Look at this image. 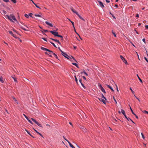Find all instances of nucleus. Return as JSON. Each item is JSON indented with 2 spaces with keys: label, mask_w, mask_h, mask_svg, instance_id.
Listing matches in <instances>:
<instances>
[{
  "label": "nucleus",
  "mask_w": 148,
  "mask_h": 148,
  "mask_svg": "<svg viewBox=\"0 0 148 148\" xmlns=\"http://www.w3.org/2000/svg\"><path fill=\"white\" fill-rule=\"evenodd\" d=\"M48 32V30H45V29H43V31H42V32Z\"/></svg>",
  "instance_id": "a18cd8bd"
},
{
  "label": "nucleus",
  "mask_w": 148,
  "mask_h": 148,
  "mask_svg": "<svg viewBox=\"0 0 148 148\" xmlns=\"http://www.w3.org/2000/svg\"><path fill=\"white\" fill-rule=\"evenodd\" d=\"M58 36L61 38V40H63V36H62L58 35Z\"/></svg>",
  "instance_id": "4c0bfd02"
},
{
  "label": "nucleus",
  "mask_w": 148,
  "mask_h": 148,
  "mask_svg": "<svg viewBox=\"0 0 148 148\" xmlns=\"http://www.w3.org/2000/svg\"><path fill=\"white\" fill-rule=\"evenodd\" d=\"M68 58H69V59L70 60H71L72 59H73L76 62H77V61L72 56H71V57L68 56Z\"/></svg>",
  "instance_id": "dca6fc26"
},
{
  "label": "nucleus",
  "mask_w": 148,
  "mask_h": 148,
  "mask_svg": "<svg viewBox=\"0 0 148 148\" xmlns=\"http://www.w3.org/2000/svg\"><path fill=\"white\" fill-rule=\"evenodd\" d=\"M130 90L132 92V93L134 95V91L132 90V88H130Z\"/></svg>",
  "instance_id": "c03bdc74"
},
{
  "label": "nucleus",
  "mask_w": 148,
  "mask_h": 148,
  "mask_svg": "<svg viewBox=\"0 0 148 148\" xmlns=\"http://www.w3.org/2000/svg\"><path fill=\"white\" fill-rule=\"evenodd\" d=\"M26 119L28 120V121H29L30 120L27 117L26 118Z\"/></svg>",
  "instance_id": "774afa93"
},
{
  "label": "nucleus",
  "mask_w": 148,
  "mask_h": 148,
  "mask_svg": "<svg viewBox=\"0 0 148 148\" xmlns=\"http://www.w3.org/2000/svg\"><path fill=\"white\" fill-rule=\"evenodd\" d=\"M31 119L32 120V121H34L35 123H36V122H37V121L34 119L32 118H31Z\"/></svg>",
  "instance_id": "72a5a7b5"
},
{
  "label": "nucleus",
  "mask_w": 148,
  "mask_h": 148,
  "mask_svg": "<svg viewBox=\"0 0 148 148\" xmlns=\"http://www.w3.org/2000/svg\"><path fill=\"white\" fill-rule=\"evenodd\" d=\"M70 9L74 13L76 14L77 15L78 14V13L77 12H76L75 10L73 9V7H70Z\"/></svg>",
  "instance_id": "39448f33"
},
{
  "label": "nucleus",
  "mask_w": 148,
  "mask_h": 148,
  "mask_svg": "<svg viewBox=\"0 0 148 148\" xmlns=\"http://www.w3.org/2000/svg\"><path fill=\"white\" fill-rule=\"evenodd\" d=\"M72 64L76 66H77V64L75 63H72Z\"/></svg>",
  "instance_id": "de8ad7c7"
},
{
  "label": "nucleus",
  "mask_w": 148,
  "mask_h": 148,
  "mask_svg": "<svg viewBox=\"0 0 148 148\" xmlns=\"http://www.w3.org/2000/svg\"><path fill=\"white\" fill-rule=\"evenodd\" d=\"M25 130L27 132V133L29 135H30L31 136H32V137H33V138H34V136H32V135L30 134V133L27 130Z\"/></svg>",
  "instance_id": "412c9836"
},
{
  "label": "nucleus",
  "mask_w": 148,
  "mask_h": 148,
  "mask_svg": "<svg viewBox=\"0 0 148 148\" xmlns=\"http://www.w3.org/2000/svg\"><path fill=\"white\" fill-rule=\"evenodd\" d=\"M138 17H139V14H136V17L138 18Z\"/></svg>",
  "instance_id": "13d9d810"
},
{
  "label": "nucleus",
  "mask_w": 148,
  "mask_h": 148,
  "mask_svg": "<svg viewBox=\"0 0 148 148\" xmlns=\"http://www.w3.org/2000/svg\"><path fill=\"white\" fill-rule=\"evenodd\" d=\"M141 111L144 113H145V114H148V111H147L146 110H141Z\"/></svg>",
  "instance_id": "393cba45"
},
{
  "label": "nucleus",
  "mask_w": 148,
  "mask_h": 148,
  "mask_svg": "<svg viewBox=\"0 0 148 148\" xmlns=\"http://www.w3.org/2000/svg\"><path fill=\"white\" fill-rule=\"evenodd\" d=\"M20 27H21V28L22 29H23L24 30H25V31H28V30H27L26 29H25V28H24L23 27L21 26V25H20Z\"/></svg>",
  "instance_id": "7c9ffc66"
},
{
  "label": "nucleus",
  "mask_w": 148,
  "mask_h": 148,
  "mask_svg": "<svg viewBox=\"0 0 148 148\" xmlns=\"http://www.w3.org/2000/svg\"><path fill=\"white\" fill-rule=\"evenodd\" d=\"M50 42L51 44H52L55 47H56L57 48V47L56 46V45L54 44V43H53V42Z\"/></svg>",
  "instance_id": "c9c22d12"
},
{
  "label": "nucleus",
  "mask_w": 148,
  "mask_h": 148,
  "mask_svg": "<svg viewBox=\"0 0 148 148\" xmlns=\"http://www.w3.org/2000/svg\"><path fill=\"white\" fill-rule=\"evenodd\" d=\"M5 17L12 22H13L12 19L15 21H17L16 19L13 15H10V16L6 15Z\"/></svg>",
  "instance_id": "f257e3e1"
},
{
  "label": "nucleus",
  "mask_w": 148,
  "mask_h": 148,
  "mask_svg": "<svg viewBox=\"0 0 148 148\" xmlns=\"http://www.w3.org/2000/svg\"><path fill=\"white\" fill-rule=\"evenodd\" d=\"M41 49L42 50H44V51H47L48 52H51V51H50V50H49V49H48L47 48H45L43 47H41Z\"/></svg>",
  "instance_id": "423d86ee"
},
{
  "label": "nucleus",
  "mask_w": 148,
  "mask_h": 148,
  "mask_svg": "<svg viewBox=\"0 0 148 148\" xmlns=\"http://www.w3.org/2000/svg\"><path fill=\"white\" fill-rule=\"evenodd\" d=\"M63 137L64 138V139H65L66 141L67 142V141H68V140H67V139H66L65 138V137H64V136H63Z\"/></svg>",
  "instance_id": "69168bd1"
},
{
  "label": "nucleus",
  "mask_w": 148,
  "mask_h": 148,
  "mask_svg": "<svg viewBox=\"0 0 148 148\" xmlns=\"http://www.w3.org/2000/svg\"><path fill=\"white\" fill-rule=\"evenodd\" d=\"M134 97L136 98V99H137L139 101H140V100L135 95H134Z\"/></svg>",
  "instance_id": "603ef678"
},
{
  "label": "nucleus",
  "mask_w": 148,
  "mask_h": 148,
  "mask_svg": "<svg viewBox=\"0 0 148 148\" xmlns=\"http://www.w3.org/2000/svg\"><path fill=\"white\" fill-rule=\"evenodd\" d=\"M53 54L54 56V57L56 58H57L58 59V56H57V55L55 53H53Z\"/></svg>",
  "instance_id": "5701e85b"
},
{
  "label": "nucleus",
  "mask_w": 148,
  "mask_h": 148,
  "mask_svg": "<svg viewBox=\"0 0 148 148\" xmlns=\"http://www.w3.org/2000/svg\"><path fill=\"white\" fill-rule=\"evenodd\" d=\"M26 119L28 120V121H29L30 120L27 117L26 118Z\"/></svg>",
  "instance_id": "338daca9"
},
{
  "label": "nucleus",
  "mask_w": 148,
  "mask_h": 148,
  "mask_svg": "<svg viewBox=\"0 0 148 148\" xmlns=\"http://www.w3.org/2000/svg\"><path fill=\"white\" fill-rule=\"evenodd\" d=\"M98 99L101 101H102L103 103L106 104V100H105V99H103L102 98H98Z\"/></svg>",
  "instance_id": "6e6552de"
},
{
  "label": "nucleus",
  "mask_w": 148,
  "mask_h": 148,
  "mask_svg": "<svg viewBox=\"0 0 148 148\" xmlns=\"http://www.w3.org/2000/svg\"><path fill=\"white\" fill-rule=\"evenodd\" d=\"M110 14H111L112 15V17H113V18H114V19H116V18L115 17V16H114V15L112 14L111 12H110Z\"/></svg>",
  "instance_id": "4be33fe9"
},
{
  "label": "nucleus",
  "mask_w": 148,
  "mask_h": 148,
  "mask_svg": "<svg viewBox=\"0 0 148 148\" xmlns=\"http://www.w3.org/2000/svg\"><path fill=\"white\" fill-rule=\"evenodd\" d=\"M106 85L108 88H110L111 90L113 92H114V90L111 87L110 85Z\"/></svg>",
  "instance_id": "4468645a"
},
{
  "label": "nucleus",
  "mask_w": 148,
  "mask_h": 148,
  "mask_svg": "<svg viewBox=\"0 0 148 148\" xmlns=\"http://www.w3.org/2000/svg\"><path fill=\"white\" fill-rule=\"evenodd\" d=\"M83 21H84V19L80 16V15L78 14L77 15Z\"/></svg>",
  "instance_id": "a211bd4d"
},
{
  "label": "nucleus",
  "mask_w": 148,
  "mask_h": 148,
  "mask_svg": "<svg viewBox=\"0 0 148 148\" xmlns=\"http://www.w3.org/2000/svg\"><path fill=\"white\" fill-rule=\"evenodd\" d=\"M141 135H142V138L144 139L145 138V137L143 134L142 133H141Z\"/></svg>",
  "instance_id": "f704fd0d"
},
{
  "label": "nucleus",
  "mask_w": 148,
  "mask_h": 148,
  "mask_svg": "<svg viewBox=\"0 0 148 148\" xmlns=\"http://www.w3.org/2000/svg\"><path fill=\"white\" fill-rule=\"evenodd\" d=\"M115 6L116 8H118V5H117L116 4L115 5Z\"/></svg>",
  "instance_id": "0e129e2a"
},
{
  "label": "nucleus",
  "mask_w": 148,
  "mask_h": 148,
  "mask_svg": "<svg viewBox=\"0 0 148 148\" xmlns=\"http://www.w3.org/2000/svg\"><path fill=\"white\" fill-rule=\"evenodd\" d=\"M58 49L60 50V51H61V52L62 53V54H64V52L62 51L60 49V47H58Z\"/></svg>",
  "instance_id": "c85d7f7f"
},
{
  "label": "nucleus",
  "mask_w": 148,
  "mask_h": 148,
  "mask_svg": "<svg viewBox=\"0 0 148 148\" xmlns=\"http://www.w3.org/2000/svg\"><path fill=\"white\" fill-rule=\"evenodd\" d=\"M145 28L147 29H148V25H145Z\"/></svg>",
  "instance_id": "e2e57ef3"
},
{
  "label": "nucleus",
  "mask_w": 148,
  "mask_h": 148,
  "mask_svg": "<svg viewBox=\"0 0 148 148\" xmlns=\"http://www.w3.org/2000/svg\"><path fill=\"white\" fill-rule=\"evenodd\" d=\"M8 32L10 34H11L12 36H13L14 37V38H16V35H14V34L13 33H12V32L11 31H8Z\"/></svg>",
  "instance_id": "1a4fd4ad"
},
{
  "label": "nucleus",
  "mask_w": 148,
  "mask_h": 148,
  "mask_svg": "<svg viewBox=\"0 0 148 148\" xmlns=\"http://www.w3.org/2000/svg\"><path fill=\"white\" fill-rule=\"evenodd\" d=\"M29 122L30 123H31V124H33V123H32V122L31 121H30V120L29 121Z\"/></svg>",
  "instance_id": "5fc2aeb1"
},
{
  "label": "nucleus",
  "mask_w": 148,
  "mask_h": 148,
  "mask_svg": "<svg viewBox=\"0 0 148 148\" xmlns=\"http://www.w3.org/2000/svg\"><path fill=\"white\" fill-rule=\"evenodd\" d=\"M112 33L114 35V36L115 37H116V34H115V33L113 32V30H112Z\"/></svg>",
  "instance_id": "ea45409f"
},
{
  "label": "nucleus",
  "mask_w": 148,
  "mask_h": 148,
  "mask_svg": "<svg viewBox=\"0 0 148 148\" xmlns=\"http://www.w3.org/2000/svg\"><path fill=\"white\" fill-rule=\"evenodd\" d=\"M102 95V97L104 99H105V100H106V98L105 97H104V95H103L102 94H101Z\"/></svg>",
  "instance_id": "a19ab883"
},
{
  "label": "nucleus",
  "mask_w": 148,
  "mask_h": 148,
  "mask_svg": "<svg viewBox=\"0 0 148 148\" xmlns=\"http://www.w3.org/2000/svg\"><path fill=\"white\" fill-rule=\"evenodd\" d=\"M113 99H114V101H115V103L116 104H117V101H116V100L115 99L114 97H113Z\"/></svg>",
  "instance_id": "49530a36"
},
{
  "label": "nucleus",
  "mask_w": 148,
  "mask_h": 148,
  "mask_svg": "<svg viewBox=\"0 0 148 148\" xmlns=\"http://www.w3.org/2000/svg\"><path fill=\"white\" fill-rule=\"evenodd\" d=\"M25 16L26 17V18H29V14H28H28H25Z\"/></svg>",
  "instance_id": "e433bc0d"
},
{
  "label": "nucleus",
  "mask_w": 148,
  "mask_h": 148,
  "mask_svg": "<svg viewBox=\"0 0 148 148\" xmlns=\"http://www.w3.org/2000/svg\"><path fill=\"white\" fill-rule=\"evenodd\" d=\"M12 77L13 79L14 80L15 82H17V80H16V77L15 76H12Z\"/></svg>",
  "instance_id": "f3484780"
},
{
  "label": "nucleus",
  "mask_w": 148,
  "mask_h": 148,
  "mask_svg": "<svg viewBox=\"0 0 148 148\" xmlns=\"http://www.w3.org/2000/svg\"><path fill=\"white\" fill-rule=\"evenodd\" d=\"M137 76L138 79H139V80H140V81L141 82V83H142L143 82H142V81L141 80V79L140 78V77H139V76H138V75H137Z\"/></svg>",
  "instance_id": "bb28decb"
},
{
  "label": "nucleus",
  "mask_w": 148,
  "mask_h": 148,
  "mask_svg": "<svg viewBox=\"0 0 148 148\" xmlns=\"http://www.w3.org/2000/svg\"><path fill=\"white\" fill-rule=\"evenodd\" d=\"M82 85V86L84 88H85V86H84V85L82 83H81V84Z\"/></svg>",
  "instance_id": "864d4df0"
},
{
  "label": "nucleus",
  "mask_w": 148,
  "mask_h": 148,
  "mask_svg": "<svg viewBox=\"0 0 148 148\" xmlns=\"http://www.w3.org/2000/svg\"><path fill=\"white\" fill-rule=\"evenodd\" d=\"M36 124H37L39 126L41 127H42V125L40 123H38V122H36Z\"/></svg>",
  "instance_id": "6ab92c4d"
},
{
  "label": "nucleus",
  "mask_w": 148,
  "mask_h": 148,
  "mask_svg": "<svg viewBox=\"0 0 148 148\" xmlns=\"http://www.w3.org/2000/svg\"><path fill=\"white\" fill-rule=\"evenodd\" d=\"M37 133L42 137H43L42 135L40 133H39V132H37Z\"/></svg>",
  "instance_id": "4d7b16f0"
},
{
  "label": "nucleus",
  "mask_w": 148,
  "mask_h": 148,
  "mask_svg": "<svg viewBox=\"0 0 148 148\" xmlns=\"http://www.w3.org/2000/svg\"><path fill=\"white\" fill-rule=\"evenodd\" d=\"M55 41L56 42H57L58 43V42L59 41L58 40L55 39Z\"/></svg>",
  "instance_id": "6e6d98bb"
},
{
  "label": "nucleus",
  "mask_w": 148,
  "mask_h": 148,
  "mask_svg": "<svg viewBox=\"0 0 148 148\" xmlns=\"http://www.w3.org/2000/svg\"><path fill=\"white\" fill-rule=\"evenodd\" d=\"M34 16L36 17H41V16L40 15H39V14H35L34 15Z\"/></svg>",
  "instance_id": "2f4dec72"
},
{
  "label": "nucleus",
  "mask_w": 148,
  "mask_h": 148,
  "mask_svg": "<svg viewBox=\"0 0 148 148\" xmlns=\"http://www.w3.org/2000/svg\"><path fill=\"white\" fill-rule=\"evenodd\" d=\"M64 54H62L66 58L68 59H69V58H68V56H69L68 55L64 52Z\"/></svg>",
  "instance_id": "9b49d317"
},
{
  "label": "nucleus",
  "mask_w": 148,
  "mask_h": 148,
  "mask_svg": "<svg viewBox=\"0 0 148 148\" xmlns=\"http://www.w3.org/2000/svg\"><path fill=\"white\" fill-rule=\"evenodd\" d=\"M69 20L71 21V23H72L73 28H75V27H74V23L73 22L71 21L70 20Z\"/></svg>",
  "instance_id": "c756f323"
},
{
  "label": "nucleus",
  "mask_w": 148,
  "mask_h": 148,
  "mask_svg": "<svg viewBox=\"0 0 148 148\" xmlns=\"http://www.w3.org/2000/svg\"><path fill=\"white\" fill-rule=\"evenodd\" d=\"M98 87L99 88L101 89V90L104 93H106V92L105 90V89L103 88L102 86L100 84H99L98 85Z\"/></svg>",
  "instance_id": "f03ea898"
},
{
  "label": "nucleus",
  "mask_w": 148,
  "mask_h": 148,
  "mask_svg": "<svg viewBox=\"0 0 148 148\" xmlns=\"http://www.w3.org/2000/svg\"><path fill=\"white\" fill-rule=\"evenodd\" d=\"M106 1L107 3H109L110 2V1L109 0H106Z\"/></svg>",
  "instance_id": "bf43d9fd"
},
{
  "label": "nucleus",
  "mask_w": 148,
  "mask_h": 148,
  "mask_svg": "<svg viewBox=\"0 0 148 148\" xmlns=\"http://www.w3.org/2000/svg\"><path fill=\"white\" fill-rule=\"evenodd\" d=\"M74 77H75V81L77 83H78V80H77V77H76L75 75L74 76Z\"/></svg>",
  "instance_id": "473e14b6"
},
{
  "label": "nucleus",
  "mask_w": 148,
  "mask_h": 148,
  "mask_svg": "<svg viewBox=\"0 0 148 148\" xmlns=\"http://www.w3.org/2000/svg\"><path fill=\"white\" fill-rule=\"evenodd\" d=\"M130 106V110L132 112V113L134 115H136V114L132 110V109L131 108V107Z\"/></svg>",
  "instance_id": "b1692460"
},
{
  "label": "nucleus",
  "mask_w": 148,
  "mask_h": 148,
  "mask_svg": "<svg viewBox=\"0 0 148 148\" xmlns=\"http://www.w3.org/2000/svg\"><path fill=\"white\" fill-rule=\"evenodd\" d=\"M33 14L32 13H29V16H30V17H32V18H34V17H33L32 16V15Z\"/></svg>",
  "instance_id": "58836bf2"
},
{
  "label": "nucleus",
  "mask_w": 148,
  "mask_h": 148,
  "mask_svg": "<svg viewBox=\"0 0 148 148\" xmlns=\"http://www.w3.org/2000/svg\"><path fill=\"white\" fill-rule=\"evenodd\" d=\"M45 23L47 25H49V26H50V27H53V25H52V24L51 23H49L48 21H45Z\"/></svg>",
  "instance_id": "f8f14e48"
},
{
  "label": "nucleus",
  "mask_w": 148,
  "mask_h": 148,
  "mask_svg": "<svg viewBox=\"0 0 148 148\" xmlns=\"http://www.w3.org/2000/svg\"><path fill=\"white\" fill-rule=\"evenodd\" d=\"M0 81L2 83H3L4 82V81H3V78H2V77L0 78Z\"/></svg>",
  "instance_id": "a878e982"
},
{
  "label": "nucleus",
  "mask_w": 148,
  "mask_h": 148,
  "mask_svg": "<svg viewBox=\"0 0 148 148\" xmlns=\"http://www.w3.org/2000/svg\"><path fill=\"white\" fill-rule=\"evenodd\" d=\"M3 1L6 2H9V0H3Z\"/></svg>",
  "instance_id": "3c124183"
},
{
  "label": "nucleus",
  "mask_w": 148,
  "mask_h": 148,
  "mask_svg": "<svg viewBox=\"0 0 148 148\" xmlns=\"http://www.w3.org/2000/svg\"><path fill=\"white\" fill-rule=\"evenodd\" d=\"M82 78H83V79H85V80H86V77H85V76H82Z\"/></svg>",
  "instance_id": "052dcab7"
},
{
  "label": "nucleus",
  "mask_w": 148,
  "mask_h": 148,
  "mask_svg": "<svg viewBox=\"0 0 148 148\" xmlns=\"http://www.w3.org/2000/svg\"><path fill=\"white\" fill-rule=\"evenodd\" d=\"M98 2L99 3V5L101 8H103L104 7V5L102 2L100 1H98Z\"/></svg>",
  "instance_id": "9d476101"
},
{
  "label": "nucleus",
  "mask_w": 148,
  "mask_h": 148,
  "mask_svg": "<svg viewBox=\"0 0 148 148\" xmlns=\"http://www.w3.org/2000/svg\"><path fill=\"white\" fill-rule=\"evenodd\" d=\"M68 58H69V59L70 60H71L72 59H73L76 62H77V61L72 56H71V57L68 56Z\"/></svg>",
  "instance_id": "2eb2a0df"
},
{
  "label": "nucleus",
  "mask_w": 148,
  "mask_h": 148,
  "mask_svg": "<svg viewBox=\"0 0 148 148\" xmlns=\"http://www.w3.org/2000/svg\"><path fill=\"white\" fill-rule=\"evenodd\" d=\"M144 59H145V60L147 62H148V59H147V58L146 57H144Z\"/></svg>",
  "instance_id": "09e8293b"
},
{
  "label": "nucleus",
  "mask_w": 148,
  "mask_h": 148,
  "mask_svg": "<svg viewBox=\"0 0 148 148\" xmlns=\"http://www.w3.org/2000/svg\"><path fill=\"white\" fill-rule=\"evenodd\" d=\"M50 51H51V52H49L48 53L47 52H45V53L46 54H47L49 55V56L50 57H52L51 54H53V51H51V50H50Z\"/></svg>",
  "instance_id": "0eeeda50"
},
{
  "label": "nucleus",
  "mask_w": 148,
  "mask_h": 148,
  "mask_svg": "<svg viewBox=\"0 0 148 148\" xmlns=\"http://www.w3.org/2000/svg\"><path fill=\"white\" fill-rule=\"evenodd\" d=\"M11 1L13 2L14 3H16V0H11Z\"/></svg>",
  "instance_id": "37998d69"
},
{
  "label": "nucleus",
  "mask_w": 148,
  "mask_h": 148,
  "mask_svg": "<svg viewBox=\"0 0 148 148\" xmlns=\"http://www.w3.org/2000/svg\"><path fill=\"white\" fill-rule=\"evenodd\" d=\"M67 142L69 145L72 148H75V147L69 141H67Z\"/></svg>",
  "instance_id": "ddd939ff"
},
{
  "label": "nucleus",
  "mask_w": 148,
  "mask_h": 148,
  "mask_svg": "<svg viewBox=\"0 0 148 148\" xmlns=\"http://www.w3.org/2000/svg\"><path fill=\"white\" fill-rule=\"evenodd\" d=\"M120 58L122 59V60L126 64H127V62L126 60L125 59V58L123 56L121 55L120 56Z\"/></svg>",
  "instance_id": "20e7f679"
},
{
  "label": "nucleus",
  "mask_w": 148,
  "mask_h": 148,
  "mask_svg": "<svg viewBox=\"0 0 148 148\" xmlns=\"http://www.w3.org/2000/svg\"><path fill=\"white\" fill-rule=\"evenodd\" d=\"M42 39L45 40V41H47V39L45 38H42Z\"/></svg>",
  "instance_id": "8fccbe9b"
},
{
  "label": "nucleus",
  "mask_w": 148,
  "mask_h": 148,
  "mask_svg": "<svg viewBox=\"0 0 148 148\" xmlns=\"http://www.w3.org/2000/svg\"><path fill=\"white\" fill-rule=\"evenodd\" d=\"M50 32L55 36H58V32H55L53 31H50Z\"/></svg>",
  "instance_id": "7ed1b4c3"
},
{
  "label": "nucleus",
  "mask_w": 148,
  "mask_h": 148,
  "mask_svg": "<svg viewBox=\"0 0 148 148\" xmlns=\"http://www.w3.org/2000/svg\"><path fill=\"white\" fill-rule=\"evenodd\" d=\"M12 98L14 100V101L16 103H18V102L17 101V100L14 97H12Z\"/></svg>",
  "instance_id": "cd10ccee"
},
{
  "label": "nucleus",
  "mask_w": 148,
  "mask_h": 148,
  "mask_svg": "<svg viewBox=\"0 0 148 148\" xmlns=\"http://www.w3.org/2000/svg\"><path fill=\"white\" fill-rule=\"evenodd\" d=\"M58 30V29L57 28H55V30H54L53 31L56 32V31H57Z\"/></svg>",
  "instance_id": "680f3d73"
},
{
  "label": "nucleus",
  "mask_w": 148,
  "mask_h": 148,
  "mask_svg": "<svg viewBox=\"0 0 148 148\" xmlns=\"http://www.w3.org/2000/svg\"><path fill=\"white\" fill-rule=\"evenodd\" d=\"M121 112L123 114V115H125V111L123 109L121 110Z\"/></svg>",
  "instance_id": "aec40b11"
},
{
  "label": "nucleus",
  "mask_w": 148,
  "mask_h": 148,
  "mask_svg": "<svg viewBox=\"0 0 148 148\" xmlns=\"http://www.w3.org/2000/svg\"><path fill=\"white\" fill-rule=\"evenodd\" d=\"M34 5H35V6L37 8H38L39 9H41V8L39 6H38L37 4H35Z\"/></svg>",
  "instance_id": "79ce46f5"
}]
</instances>
